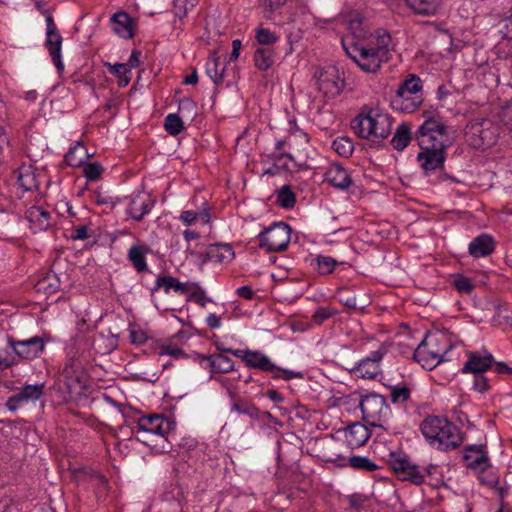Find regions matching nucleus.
<instances>
[{"label":"nucleus","instance_id":"obj_1","mask_svg":"<svg viewBox=\"0 0 512 512\" xmlns=\"http://www.w3.org/2000/svg\"><path fill=\"white\" fill-rule=\"evenodd\" d=\"M136 438L155 453H167L172 445L169 435L175 429V423L163 415L154 414L140 417L134 427Z\"/></svg>","mask_w":512,"mask_h":512},{"label":"nucleus","instance_id":"obj_2","mask_svg":"<svg viewBox=\"0 0 512 512\" xmlns=\"http://www.w3.org/2000/svg\"><path fill=\"white\" fill-rule=\"evenodd\" d=\"M426 441L441 451L454 450L463 442L460 429L445 417L430 415L420 425Z\"/></svg>","mask_w":512,"mask_h":512},{"label":"nucleus","instance_id":"obj_3","mask_svg":"<svg viewBox=\"0 0 512 512\" xmlns=\"http://www.w3.org/2000/svg\"><path fill=\"white\" fill-rule=\"evenodd\" d=\"M350 126L359 137L379 145L391 134L392 118L379 110L364 107Z\"/></svg>","mask_w":512,"mask_h":512},{"label":"nucleus","instance_id":"obj_4","mask_svg":"<svg viewBox=\"0 0 512 512\" xmlns=\"http://www.w3.org/2000/svg\"><path fill=\"white\" fill-rule=\"evenodd\" d=\"M452 344L446 334H428L415 349L413 357L426 370H432L445 361Z\"/></svg>","mask_w":512,"mask_h":512},{"label":"nucleus","instance_id":"obj_5","mask_svg":"<svg viewBox=\"0 0 512 512\" xmlns=\"http://www.w3.org/2000/svg\"><path fill=\"white\" fill-rule=\"evenodd\" d=\"M425 121L419 126L415 138L420 148L449 145L447 126L438 118L425 112Z\"/></svg>","mask_w":512,"mask_h":512},{"label":"nucleus","instance_id":"obj_6","mask_svg":"<svg viewBox=\"0 0 512 512\" xmlns=\"http://www.w3.org/2000/svg\"><path fill=\"white\" fill-rule=\"evenodd\" d=\"M389 465L399 480L409 481L415 485H421L425 481V473L431 474L433 467H426L423 471L406 456L391 453Z\"/></svg>","mask_w":512,"mask_h":512},{"label":"nucleus","instance_id":"obj_7","mask_svg":"<svg viewBox=\"0 0 512 512\" xmlns=\"http://www.w3.org/2000/svg\"><path fill=\"white\" fill-rule=\"evenodd\" d=\"M291 228L284 222L274 223L260 232L259 246L268 252H279L287 248L290 242Z\"/></svg>","mask_w":512,"mask_h":512},{"label":"nucleus","instance_id":"obj_8","mask_svg":"<svg viewBox=\"0 0 512 512\" xmlns=\"http://www.w3.org/2000/svg\"><path fill=\"white\" fill-rule=\"evenodd\" d=\"M247 358V366L252 369H258L263 372L272 374V378L291 380L293 378H303L302 372H295L288 369L278 367L272 360L259 350H250Z\"/></svg>","mask_w":512,"mask_h":512},{"label":"nucleus","instance_id":"obj_9","mask_svg":"<svg viewBox=\"0 0 512 512\" xmlns=\"http://www.w3.org/2000/svg\"><path fill=\"white\" fill-rule=\"evenodd\" d=\"M359 407L363 420L372 426H380V422L389 414V406L384 396L370 393L361 397Z\"/></svg>","mask_w":512,"mask_h":512},{"label":"nucleus","instance_id":"obj_10","mask_svg":"<svg viewBox=\"0 0 512 512\" xmlns=\"http://www.w3.org/2000/svg\"><path fill=\"white\" fill-rule=\"evenodd\" d=\"M8 346L19 359L32 360L37 358L45 348V343L42 337L34 336L25 340H17L13 336H7Z\"/></svg>","mask_w":512,"mask_h":512},{"label":"nucleus","instance_id":"obj_11","mask_svg":"<svg viewBox=\"0 0 512 512\" xmlns=\"http://www.w3.org/2000/svg\"><path fill=\"white\" fill-rule=\"evenodd\" d=\"M46 41L45 47L47 48L51 60L55 65L58 72H62L64 70V64L61 60V48L63 38L58 32L57 26L54 22V19L51 14L46 15Z\"/></svg>","mask_w":512,"mask_h":512},{"label":"nucleus","instance_id":"obj_12","mask_svg":"<svg viewBox=\"0 0 512 512\" xmlns=\"http://www.w3.org/2000/svg\"><path fill=\"white\" fill-rule=\"evenodd\" d=\"M448 146L437 145L431 148H421L422 151L418 153L417 160L426 175L444 166Z\"/></svg>","mask_w":512,"mask_h":512},{"label":"nucleus","instance_id":"obj_13","mask_svg":"<svg viewBox=\"0 0 512 512\" xmlns=\"http://www.w3.org/2000/svg\"><path fill=\"white\" fill-rule=\"evenodd\" d=\"M386 348L381 345L377 350L372 351L369 356L362 359L352 372L358 378L373 379L380 373L379 363L386 354Z\"/></svg>","mask_w":512,"mask_h":512},{"label":"nucleus","instance_id":"obj_14","mask_svg":"<svg viewBox=\"0 0 512 512\" xmlns=\"http://www.w3.org/2000/svg\"><path fill=\"white\" fill-rule=\"evenodd\" d=\"M463 459L468 468L484 472L490 466L486 447L484 445H469L465 447Z\"/></svg>","mask_w":512,"mask_h":512},{"label":"nucleus","instance_id":"obj_15","mask_svg":"<svg viewBox=\"0 0 512 512\" xmlns=\"http://www.w3.org/2000/svg\"><path fill=\"white\" fill-rule=\"evenodd\" d=\"M324 176L330 185L340 190H347L354 184L351 173L340 163H331Z\"/></svg>","mask_w":512,"mask_h":512},{"label":"nucleus","instance_id":"obj_16","mask_svg":"<svg viewBox=\"0 0 512 512\" xmlns=\"http://www.w3.org/2000/svg\"><path fill=\"white\" fill-rule=\"evenodd\" d=\"M494 364V357L490 353L482 354L480 352H469L468 360L465 362L462 372L482 374L490 369Z\"/></svg>","mask_w":512,"mask_h":512},{"label":"nucleus","instance_id":"obj_17","mask_svg":"<svg viewBox=\"0 0 512 512\" xmlns=\"http://www.w3.org/2000/svg\"><path fill=\"white\" fill-rule=\"evenodd\" d=\"M153 204L154 200L149 195L137 193L131 197L127 212L132 219L140 221L150 212Z\"/></svg>","mask_w":512,"mask_h":512},{"label":"nucleus","instance_id":"obj_18","mask_svg":"<svg viewBox=\"0 0 512 512\" xmlns=\"http://www.w3.org/2000/svg\"><path fill=\"white\" fill-rule=\"evenodd\" d=\"M347 445L354 449L363 446L371 436L370 430L362 423L355 422L344 431Z\"/></svg>","mask_w":512,"mask_h":512},{"label":"nucleus","instance_id":"obj_19","mask_svg":"<svg viewBox=\"0 0 512 512\" xmlns=\"http://www.w3.org/2000/svg\"><path fill=\"white\" fill-rule=\"evenodd\" d=\"M34 233L46 231L51 225V214L39 206H31L25 212Z\"/></svg>","mask_w":512,"mask_h":512},{"label":"nucleus","instance_id":"obj_20","mask_svg":"<svg viewBox=\"0 0 512 512\" xmlns=\"http://www.w3.org/2000/svg\"><path fill=\"white\" fill-rule=\"evenodd\" d=\"M230 410L239 415H244L251 420H259L261 411L250 399H245L240 396L233 395Z\"/></svg>","mask_w":512,"mask_h":512},{"label":"nucleus","instance_id":"obj_21","mask_svg":"<svg viewBox=\"0 0 512 512\" xmlns=\"http://www.w3.org/2000/svg\"><path fill=\"white\" fill-rule=\"evenodd\" d=\"M411 11L420 16H434L441 6L442 0H404Z\"/></svg>","mask_w":512,"mask_h":512},{"label":"nucleus","instance_id":"obj_22","mask_svg":"<svg viewBox=\"0 0 512 512\" xmlns=\"http://www.w3.org/2000/svg\"><path fill=\"white\" fill-rule=\"evenodd\" d=\"M495 249L493 238L487 234H481L474 238L468 247L469 253L474 257H485L490 255Z\"/></svg>","mask_w":512,"mask_h":512},{"label":"nucleus","instance_id":"obj_23","mask_svg":"<svg viewBox=\"0 0 512 512\" xmlns=\"http://www.w3.org/2000/svg\"><path fill=\"white\" fill-rule=\"evenodd\" d=\"M112 30L122 38L130 39L134 36L132 19L126 12H117L111 18Z\"/></svg>","mask_w":512,"mask_h":512},{"label":"nucleus","instance_id":"obj_24","mask_svg":"<svg viewBox=\"0 0 512 512\" xmlns=\"http://www.w3.org/2000/svg\"><path fill=\"white\" fill-rule=\"evenodd\" d=\"M387 62L374 49L366 46L358 57V66L367 73H375L379 70L381 64Z\"/></svg>","mask_w":512,"mask_h":512},{"label":"nucleus","instance_id":"obj_25","mask_svg":"<svg viewBox=\"0 0 512 512\" xmlns=\"http://www.w3.org/2000/svg\"><path fill=\"white\" fill-rule=\"evenodd\" d=\"M234 258V251L229 244H213L205 254V261L216 263L229 262Z\"/></svg>","mask_w":512,"mask_h":512},{"label":"nucleus","instance_id":"obj_26","mask_svg":"<svg viewBox=\"0 0 512 512\" xmlns=\"http://www.w3.org/2000/svg\"><path fill=\"white\" fill-rule=\"evenodd\" d=\"M201 359L208 363L213 373H229L234 369L233 360L222 353L202 356Z\"/></svg>","mask_w":512,"mask_h":512},{"label":"nucleus","instance_id":"obj_27","mask_svg":"<svg viewBox=\"0 0 512 512\" xmlns=\"http://www.w3.org/2000/svg\"><path fill=\"white\" fill-rule=\"evenodd\" d=\"M189 282H180L177 278L172 276H159L156 279L155 286L152 289L154 294L159 289H163L166 294H169L170 290H173L179 294H184L187 290Z\"/></svg>","mask_w":512,"mask_h":512},{"label":"nucleus","instance_id":"obj_28","mask_svg":"<svg viewBox=\"0 0 512 512\" xmlns=\"http://www.w3.org/2000/svg\"><path fill=\"white\" fill-rule=\"evenodd\" d=\"M411 139V125L408 122H402L397 126L390 143L395 150L402 151L409 145Z\"/></svg>","mask_w":512,"mask_h":512},{"label":"nucleus","instance_id":"obj_29","mask_svg":"<svg viewBox=\"0 0 512 512\" xmlns=\"http://www.w3.org/2000/svg\"><path fill=\"white\" fill-rule=\"evenodd\" d=\"M254 65L260 71H267L275 62V51L272 47H258L253 56Z\"/></svg>","mask_w":512,"mask_h":512},{"label":"nucleus","instance_id":"obj_30","mask_svg":"<svg viewBox=\"0 0 512 512\" xmlns=\"http://www.w3.org/2000/svg\"><path fill=\"white\" fill-rule=\"evenodd\" d=\"M376 41L369 47L374 49L384 60L389 61L391 56V36L384 30L376 32Z\"/></svg>","mask_w":512,"mask_h":512},{"label":"nucleus","instance_id":"obj_31","mask_svg":"<svg viewBox=\"0 0 512 512\" xmlns=\"http://www.w3.org/2000/svg\"><path fill=\"white\" fill-rule=\"evenodd\" d=\"M148 250L146 246L134 245L128 251L127 257L138 272L147 270L146 254Z\"/></svg>","mask_w":512,"mask_h":512},{"label":"nucleus","instance_id":"obj_32","mask_svg":"<svg viewBox=\"0 0 512 512\" xmlns=\"http://www.w3.org/2000/svg\"><path fill=\"white\" fill-rule=\"evenodd\" d=\"M206 72L210 79L216 84H220L223 81L225 73V65H221L219 58L216 53L210 54L206 63Z\"/></svg>","mask_w":512,"mask_h":512},{"label":"nucleus","instance_id":"obj_33","mask_svg":"<svg viewBox=\"0 0 512 512\" xmlns=\"http://www.w3.org/2000/svg\"><path fill=\"white\" fill-rule=\"evenodd\" d=\"M422 103V97L421 96H404L403 98L399 97L398 91L396 92V95L394 99L392 100L393 107L396 109H399L405 113H411L415 111L420 104Z\"/></svg>","mask_w":512,"mask_h":512},{"label":"nucleus","instance_id":"obj_34","mask_svg":"<svg viewBox=\"0 0 512 512\" xmlns=\"http://www.w3.org/2000/svg\"><path fill=\"white\" fill-rule=\"evenodd\" d=\"M89 157L87 151L84 146L80 143H77L75 146L71 147L69 151L65 154V162L70 167H80L85 163V159Z\"/></svg>","mask_w":512,"mask_h":512},{"label":"nucleus","instance_id":"obj_35","mask_svg":"<svg viewBox=\"0 0 512 512\" xmlns=\"http://www.w3.org/2000/svg\"><path fill=\"white\" fill-rule=\"evenodd\" d=\"M390 400L395 405H404L411 397V387L406 383H400L389 387Z\"/></svg>","mask_w":512,"mask_h":512},{"label":"nucleus","instance_id":"obj_36","mask_svg":"<svg viewBox=\"0 0 512 512\" xmlns=\"http://www.w3.org/2000/svg\"><path fill=\"white\" fill-rule=\"evenodd\" d=\"M422 90V81L416 75H410L398 88L399 97L420 96L418 93Z\"/></svg>","mask_w":512,"mask_h":512},{"label":"nucleus","instance_id":"obj_37","mask_svg":"<svg viewBox=\"0 0 512 512\" xmlns=\"http://www.w3.org/2000/svg\"><path fill=\"white\" fill-rule=\"evenodd\" d=\"M187 290L184 295L188 296V300L197 303L201 307H205L208 302H212V300L206 296L205 290L198 283L189 282Z\"/></svg>","mask_w":512,"mask_h":512},{"label":"nucleus","instance_id":"obj_38","mask_svg":"<svg viewBox=\"0 0 512 512\" xmlns=\"http://www.w3.org/2000/svg\"><path fill=\"white\" fill-rule=\"evenodd\" d=\"M105 67L108 68L109 72L118 78V85L120 87L127 86L131 81V72L130 69L126 67V64L117 63L110 64L106 62L104 64Z\"/></svg>","mask_w":512,"mask_h":512},{"label":"nucleus","instance_id":"obj_39","mask_svg":"<svg viewBox=\"0 0 512 512\" xmlns=\"http://www.w3.org/2000/svg\"><path fill=\"white\" fill-rule=\"evenodd\" d=\"M17 183L23 191H32L37 187L36 177L30 167H21L19 169Z\"/></svg>","mask_w":512,"mask_h":512},{"label":"nucleus","instance_id":"obj_40","mask_svg":"<svg viewBox=\"0 0 512 512\" xmlns=\"http://www.w3.org/2000/svg\"><path fill=\"white\" fill-rule=\"evenodd\" d=\"M277 204L285 209L293 208L296 203V195L289 185L282 186L277 191Z\"/></svg>","mask_w":512,"mask_h":512},{"label":"nucleus","instance_id":"obj_41","mask_svg":"<svg viewBox=\"0 0 512 512\" xmlns=\"http://www.w3.org/2000/svg\"><path fill=\"white\" fill-rule=\"evenodd\" d=\"M164 128L172 136L179 135L185 129L181 117L176 113H170L165 117Z\"/></svg>","mask_w":512,"mask_h":512},{"label":"nucleus","instance_id":"obj_42","mask_svg":"<svg viewBox=\"0 0 512 512\" xmlns=\"http://www.w3.org/2000/svg\"><path fill=\"white\" fill-rule=\"evenodd\" d=\"M45 384L25 385L18 392L25 402L36 401L43 395Z\"/></svg>","mask_w":512,"mask_h":512},{"label":"nucleus","instance_id":"obj_43","mask_svg":"<svg viewBox=\"0 0 512 512\" xmlns=\"http://www.w3.org/2000/svg\"><path fill=\"white\" fill-rule=\"evenodd\" d=\"M331 147L338 155L342 157H349L354 150L353 141L345 136L337 137L332 142Z\"/></svg>","mask_w":512,"mask_h":512},{"label":"nucleus","instance_id":"obj_44","mask_svg":"<svg viewBox=\"0 0 512 512\" xmlns=\"http://www.w3.org/2000/svg\"><path fill=\"white\" fill-rule=\"evenodd\" d=\"M255 39L259 45L271 47L279 40L278 35L268 28L260 27L255 32Z\"/></svg>","mask_w":512,"mask_h":512},{"label":"nucleus","instance_id":"obj_45","mask_svg":"<svg viewBox=\"0 0 512 512\" xmlns=\"http://www.w3.org/2000/svg\"><path fill=\"white\" fill-rule=\"evenodd\" d=\"M348 463L354 469L368 472L375 471L378 468L370 458L365 456H352L348 459Z\"/></svg>","mask_w":512,"mask_h":512},{"label":"nucleus","instance_id":"obj_46","mask_svg":"<svg viewBox=\"0 0 512 512\" xmlns=\"http://www.w3.org/2000/svg\"><path fill=\"white\" fill-rule=\"evenodd\" d=\"M269 158L274 164V167L277 171H291L292 168L290 166V162L294 161V158L289 153H272Z\"/></svg>","mask_w":512,"mask_h":512},{"label":"nucleus","instance_id":"obj_47","mask_svg":"<svg viewBox=\"0 0 512 512\" xmlns=\"http://www.w3.org/2000/svg\"><path fill=\"white\" fill-rule=\"evenodd\" d=\"M337 313L338 311L331 306H320L312 314L311 320L314 324L321 325L325 321L334 317Z\"/></svg>","mask_w":512,"mask_h":512},{"label":"nucleus","instance_id":"obj_48","mask_svg":"<svg viewBox=\"0 0 512 512\" xmlns=\"http://www.w3.org/2000/svg\"><path fill=\"white\" fill-rule=\"evenodd\" d=\"M315 261L316 270L321 275L332 273L337 265V261L330 256L318 255Z\"/></svg>","mask_w":512,"mask_h":512},{"label":"nucleus","instance_id":"obj_49","mask_svg":"<svg viewBox=\"0 0 512 512\" xmlns=\"http://www.w3.org/2000/svg\"><path fill=\"white\" fill-rule=\"evenodd\" d=\"M83 174L88 181H97L104 172L103 166L98 162H85L83 165Z\"/></svg>","mask_w":512,"mask_h":512},{"label":"nucleus","instance_id":"obj_50","mask_svg":"<svg viewBox=\"0 0 512 512\" xmlns=\"http://www.w3.org/2000/svg\"><path fill=\"white\" fill-rule=\"evenodd\" d=\"M157 353L159 356L168 355L173 357L174 359H181L187 357L185 352L174 344H158Z\"/></svg>","mask_w":512,"mask_h":512},{"label":"nucleus","instance_id":"obj_51","mask_svg":"<svg viewBox=\"0 0 512 512\" xmlns=\"http://www.w3.org/2000/svg\"><path fill=\"white\" fill-rule=\"evenodd\" d=\"M173 4L175 16L182 19L196 6L197 0H174Z\"/></svg>","mask_w":512,"mask_h":512},{"label":"nucleus","instance_id":"obj_52","mask_svg":"<svg viewBox=\"0 0 512 512\" xmlns=\"http://www.w3.org/2000/svg\"><path fill=\"white\" fill-rule=\"evenodd\" d=\"M337 297L340 303L348 308H359L357 304V299L355 295L349 293L347 288H341L337 291ZM360 308H364V305L360 306Z\"/></svg>","mask_w":512,"mask_h":512},{"label":"nucleus","instance_id":"obj_53","mask_svg":"<svg viewBox=\"0 0 512 512\" xmlns=\"http://www.w3.org/2000/svg\"><path fill=\"white\" fill-rule=\"evenodd\" d=\"M453 286L458 292L465 294H471L474 289V285L472 284L471 280L462 275L455 277Z\"/></svg>","mask_w":512,"mask_h":512},{"label":"nucleus","instance_id":"obj_54","mask_svg":"<svg viewBox=\"0 0 512 512\" xmlns=\"http://www.w3.org/2000/svg\"><path fill=\"white\" fill-rule=\"evenodd\" d=\"M342 46L346 51V54L358 65V57L362 50H366V46L359 43H351L350 46H347L346 39H342Z\"/></svg>","mask_w":512,"mask_h":512},{"label":"nucleus","instance_id":"obj_55","mask_svg":"<svg viewBox=\"0 0 512 512\" xmlns=\"http://www.w3.org/2000/svg\"><path fill=\"white\" fill-rule=\"evenodd\" d=\"M130 341L136 345L146 344L150 341L146 333L141 329L132 328L129 333Z\"/></svg>","mask_w":512,"mask_h":512},{"label":"nucleus","instance_id":"obj_56","mask_svg":"<svg viewBox=\"0 0 512 512\" xmlns=\"http://www.w3.org/2000/svg\"><path fill=\"white\" fill-rule=\"evenodd\" d=\"M500 119L505 126L512 130V102L502 108Z\"/></svg>","mask_w":512,"mask_h":512},{"label":"nucleus","instance_id":"obj_57","mask_svg":"<svg viewBox=\"0 0 512 512\" xmlns=\"http://www.w3.org/2000/svg\"><path fill=\"white\" fill-rule=\"evenodd\" d=\"M349 29L355 38H361L365 35V31L362 29V19L355 17L349 21Z\"/></svg>","mask_w":512,"mask_h":512},{"label":"nucleus","instance_id":"obj_58","mask_svg":"<svg viewBox=\"0 0 512 512\" xmlns=\"http://www.w3.org/2000/svg\"><path fill=\"white\" fill-rule=\"evenodd\" d=\"M25 403V401L22 399V397L20 396L19 393L9 397L5 403V406L6 408L10 411V412H15L17 411L23 404Z\"/></svg>","mask_w":512,"mask_h":512},{"label":"nucleus","instance_id":"obj_59","mask_svg":"<svg viewBox=\"0 0 512 512\" xmlns=\"http://www.w3.org/2000/svg\"><path fill=\"white\" fill-rule=\"evenodd\" d=\"M163 498L166 501L175 500L178 503L183 499V492L178 486H171V489L163 494Z\"/></svg>","mask_w":512,"mask_h":512},{"label":"nucleus","instance_id":"obj_60","mask_svg":"<svg viewBox=\"0 0 512 512\" xmlns=\"http://www.w3.org/2000/svg\"><path fill=\"white\" fill-rule=\"evenodd\" d=\"M473 388L479 393L488 391L490 387L487 378L481 374H475Z\"/></svg>","mask_w":512,"mask_h":512},{"label":"nucleus","instance_id":"obj_61","mask_svg":"<svg viewBox=\"0 0 512 512\" xmlns=\"http://www.w3.org/2000/svg\"><path fill=\"white\" fill-rule=\"evenodd\" d=\"M70 238L72 240H86V239H88L89 238V233H88L87 226L82 225V226H77V227L73 228V230L71 232V235H70Z\"/></svg>","mask_w":512,"mask_h":512},{"label":"nucleus","instance_id":"obj_62","mask_svg":"<svg viewBox=\"0 0 512 512\" xmlns=\"http://www.w3.org/2000/svg\"><path fill=\"white\" fill-rule=\"evenodd\" d=\"M199 214L191 210L182 211L179 219L187 226L194 224L198 219Z\"/></svg>","mask_w":512,"mask_h":512},{"label":"nucleus","instance_id":"obj_63","mask_svg":"<svg viewBox=\"0 0 512 512\" xmlns=\"http://www.w3.org/2000/svg\"><path fill=\"white\" fill-rule=\"evenodd\" d=\"M222 352L230 353L235 357L242 359V361L247 364L248 354L250 353L249 349H232V348H224L221 350Z\"/></svg>","mask_w":512,"mask_h":512},{"label":"nucleus","instance_id":"obj_64","mask_svg":"<svg viewBox=\"0 0 512 512\" xmlns=\"http://www.w3.org/2000/svg\"><path fill=\"white\" fill-rule=\"evenodd\" d=\"M140 57H141V52L139 50H133L127 63L126 64V67L129 68L130 70L132 68H136L140 65Z\"/></svg>","mask_w":512,"mask_h":512}]
</instances>
